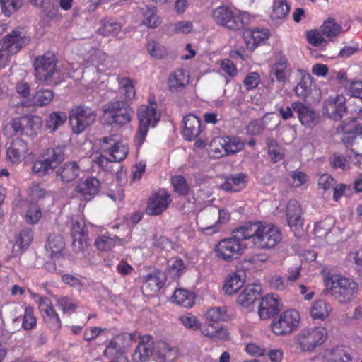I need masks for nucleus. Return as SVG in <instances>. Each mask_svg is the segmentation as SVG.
I'll return each mask as SVG.
<instances>
[{"label": "nucleus", "instance_id": "nucleus-1", "mask_svg": "<svg viewBox=\"0 0 362 362\" xmlns=\"http://www.w3.org/2000/svg\"><path fill=\"white\" fill-rule=\"evenodd\" d=\"M243 227V237L250 240L255 247L260 249L272 248L282 239L280 230L271 224L247 223Z\"/></svg>", "mask_w": 362, "mask_h": 362}, {"label": "nucleus", "instance_id": "nucleus-2", "mask_svg": "<svg viewBox=\"0 0 362 362\" xmlns=\"http://www.w3.org/2000/svg\"><path fill=\"white\" fill-rule=\"evenodd\" d=\"M243 234L242 226L235 229L230 237L218 241L214 249L216 256L227 262L238 259L243 253L245 248L241 241L247 240L243 237Z\"/></svg>", "mask_w": 362, "mask_h": 362}, {"label": "nucleus", "instance_id": "nucleus-3", "mask_svg": "<svg viewBox=\"0 0 362 362\" xmlns=\"http://www.w3.org/2000/svg\"><path fill=\"white\" fill-rule=\"evenodd\" d=\"M57 59L52 52H47L35 58V79L42 84L57 86L61 79L59 72L57 69Z\"/></svg>", "mask_w": 362, "mask_h": 362}, {"label": "nucleus", "instance_id": "nucleus-4", "mask_svg": "<svg viewBox=\"0 0 362 362\" xmlns=\"http://www.w3.org/2000/svg\"><path fill=\"white\" fill-rule=\"evenodd\" d=\"M325 295L330 294L341 304L351 302L358 289L357 284L351 279L334 276L325 280Z\"/></svg>", "mask_w": 362, "mask_h": 362}, {"label": "nucleus", "instance_id": "nucleus-5", "mask_svg": "<svg viewBox=\"0 0 362 362\" xmlns=\"http://www.w3.org/2000/svg\"><path fill=\"white\" fill-rule=\"evenodd\" d=\"M212 18L217 25L233 31L239 30L250 23L248 13L233 11L226 6L214 9Z\"/></svg>", "mask_w": 362, "mask_h": 362}, {"label": "nucleus", "instance_id": "nucleus-6", "mask_svg": "<svg viewBox=\"0 0 362 362\" xmlns=\"http://www.w3.org/2000/svg\"><path fill=\"white\" fill-rule=\"evenodd\" d=\"M65 146H57L46 150L34 162L32 171L39 177L53 172L65 159Z\"/></svg>", "mask_w": 362, "mask_h": 362}, {"label": "nucleus", "instance_id": "nucleus-7", "mask_svg": "<svg viewBox=\"0 0 362 362\" xmlns=\"http://www.w3.org/2000/svg\"><path fill=\"white\" fill-rule=\"evenodd\" d=\"M105 115H109L110 123L117 127L129 123L134 115L133 109L128 100H115L106 103L103 106Z\"/></svg>", "mask_w": 362, "mask_h": 362}, {"label": "nucleus", "instance_id": "nucleus-8", "mask_svg": "<svg viewBox=\"0 0 362 362\" xmlns=\"http://www.w3.org/2000/svg\"><path fill=\"white\" fill-rule=\"evenodd\" d=\"M97 117V112L85 105L72 107L69 114L70 124L74 133L79 134L93 125Z\"/></svg>", "mask_w": 362, "mask_h": 362}, {"label": "nucleus", "instance_id": "nucleus-9", "mask_svg": "<svg viewBox=\"0 0 362 362\" xmlns=\"http://www.w3.org/2000/svg\"><path fill=\"white\" fill-rule=\"evenodd\" d=\"M326 339V329L322 327H315L302 329L296 336V342L302 351L311 352L322 344Z\"/></svg>", "mask_w": 362, "mask_h": 362}, {"label": "nucleus", "instance_id": "nucleus-10", "mask_svg": "<svg viewBox=\"0 0 362 362\" xmlns=\"http://www.w3.org/2000/svg\"><path fill=\"white\" fill-rule=\"evenodd\" d=\"M139 128L134 138L135 145L139 148L144 143L148 127H154L160 119V115L156 112L155 107L142 105L138 110Z\"/></svg>", "mask_w": 362, "mask_h": 362}, {"label": "nucleus", "instance_id": "nucleus-11", "mask_svg": "<svg viewBox=\"0 0 362 362\" xmlns=\"http://www.w3.org/2000/svg\"><path fill=\"white\" fill-rule=\"evenodd\" d=\"M299 320V313L296 310H288L274 319L271 327L276 335H286L298 327Z\"/></svg>", "mask_w": 362, "mask_h": 362}, {"label": "nucleus", "instance_id": "nucleus-12", "mask_svg": "<svg viewBox=\"0 0 362 362\" xmlns=\"http://www.w3.org/2000/svg\"><path fill=\"white\" fill-rule=\"evenodd\" d=\"M30 40V37L23 29H15L2 38L1 45L10 55H14L28 45Z\"/></svg>", "mask_w": 362, "mask_h": 362}, {"label": "nucleus", "instance_id": "nucleus-13", "mask_svg": "<svg viewBox=\"0 0 362 362\" xmlns=\"http://www.w3.org/2000/svg\"><path fill=\"white\" fill-rule=\"evenodd\" d=\"M323 110L330 119L341 120L347 113L345 97L342 95L329 97L324 103Z\"/></svg>", "mask_w": 362, "mask_h": 362}, {"label": "nucleus", "instance_id": "nucleus-14", "mask_svg": "<svg viewBox=\"0 0 362 362\" xmlns=\"http://www.w3.org/2000/svg\"><path fill=\"white\" fill-rule=\"evenodd\" d=\"M170 202L169 194L164 189H160L154 193L148 199L146 213L151 216L162 214Z\"/></svg>", "mask_w": 362, "mask_h": 362}, {"label": "nucleus", "instance_id": "nucleus-15", "mask_svg": "<svg viewBox=\"0 0 362 362\" xmlns=\"http://www.w3.org/2000/svg\"><path fill=\"white\" fill-rule=\"evenodd\" d=\"M218 207L214 206H206L199 213V218L202 230L206 234H212L219 230L217 226Z\"/></svg>", "mask_w": 362, "mask_h": 362}, {"label": "nucleus", "instance_id": "nucleus-16", "mask_svg": "<svg viewBox=\"0 0 362 362\" xmlns=\"http://www.w3.org/2000/svg\"><path fill=\"white\" fill-rule=\"evenodd\" d=\"M281 310V305L277 297L267 295L262 298L259 305L258 314L262 320H267L274 317Z\"/></svg>", "mask_w": 362, "mask_h": 362}, {"label": "nucleus", "instance_id": "nucleus-17", "mask_svg": "<svg viewBox=\"0 0 362 362\" xmlns=\"http://www.w3.org/2000/svg\"><path fill=\"white\" fill-rule=\"evenodd\" d=\"M287 222L296 235H299L302 230L303 220L301 209L296 200H290L286 207Z\"/></svg>", "mask_w": 362, "mask_h": 362}, {"label": "nucleus", "instance_id": "nucleus-18", "mask_svg": "<svg viewBox=\"0 0 362 362\" xmlns=\"http://www.w3.org/2000/svg\"><path fill=\"white\" fill-rule=\"evenodd\" d=\"M292 107L303 125L313 127L318 123V115L310 107L301 102H294Z\"/></svg>", "mask_w": 362, "mask_h": 362}, {"label": "nucleus", "instance_id": "nucleus-19", "mask_svg": "<svg viewBox=\"0 0 362 362\" xmlns=\"http://www.w3.org/2000/svg\"><path fill=\"white\" fill-rule=\"evenodd\" d=\"M140 341L134 350L132 357L135 361L145 362L148 360L150 356L153 358L155 342L152 341L150 335L140 337Z\"/></svg>", "mask_w": 362, "mask_h": 362}, {"label": "nucleus", "instance_id": "nucleus-20", "mask_svg": "<svg viewBox=\"0 0 362 362\" xmlns=\"http://www.w3.org/2000/svg\"><path fill=\"white\" fill-rule=\"evenodd\" d=\"M100 182L98 179L90 177L80 182L75 187V192L83 199L89 201L98 194Z\"/></svg>", "mask_w": 362, "mask_h": 362}, {"label": "nucleus", "instance_id": "nucleus-21", "mask_svg": "<svg viewBox=\"0 0 362 362\" xmlns=\"http://www.w3.org/2000/svg\"><path fill=\"white\" fill-rule=\"evenodd\" d=\"M81 173L79 165L76 161L66 162L56 171V177L62 183H69L78 177Z\"/></svg>", "mask_w": 362, "mask_h": 362}, {"label": "nucleus", "instance_id": "nucleus-22", "mask_svg": "<svg viewBox=\"0 0 362 362\" xmlns=\"http://www.w3.org/2000/svg\"><path fill=\"white\" fill-rule=\"evenodd\" d=\"M178 356L177 349L170 347L163 341L155 342L153 360L157 362H171Z\"/></svg>", "mask_w": 362, "mask_h": 362}, {"label": "nucleus", "instance_id": "nucleus-23", "mask_svg": "<svg viewBox=\"0 0 362 362\" xmlns=\"http://www.w3.org/2000/svg\"><path fill=\"white\" fill-rule=\"evenodd\" d=\"M28 144L21 139H16L7 149V156L12 163H20L28 153Z\"/></svg>", "mask_w": 362, "mask_h": 362}, {"label": "nucleus", "instance_id": "nucleus-24", "mask_svg": "<svg viewBox=\"0 0 362 362\" xmlns=\"http://www.w3.org/2000/svg\"><path fill=\"white\" fill-rule=\"evenodd\" d=\"M183 136L186 140L197 138L201 132V122L194 115L189 114L184 117Z\"/></svg>", "mask_w": 362, "mask_h": 362}, {"label": "nucleus", "instance_id": "nucleus-25", "mask_svg": "<svg viewBox=\"0 0 362 362\" xmlns=\"http://www.w3.org/2000/svg\"><path fill=\"white\" fill-rule=\"evenodd\" d=\"M165 274L161 271H156L147 274L144 277L142 289L146 291H158L165 284Z\"/></svg>", "mask_w": 362, "mask_h": 362}, {"label": "nucleus", "instance_id": "nucleus-26", "mask_svg": "<svg viewBox=\"0 0 362 362\" xmlns=\"http://www.w3.org/2000/svg\"><path fill=\"white\" fill-rule=\"evenodd\" d=\"M260 292L261 287L259 285H249L238 295L237 303L247 308L261 297Z\"/></svg>", "mask_w": 362, "mask_h": 362}, {"label": "nucleus", "instance_id": "nucleus-27", "mask_svg": "<svg viewBox=\"0 0 362 362\" xmlns=\"http://www.w3.org/2000/svg\"><path fill=\"white\" fill-rule=\"evenodd\" d=\"M270 72L272 76L276 77L277 81L283 83H286L291 73L288 59L284 56L281 57L279 59L273 64Z\"/></svg>", "mask_w": 362, "mask_h": 362}, {"label": "nucleus", "instance_id": "nucleus-28", "mask_svg": "<svg viewBox=\"0 0 362 362\" xmlns=\"http://www.w3.org/2000/svg\"><path fill=\"white\" fill-rule=\"evenodd\" d=\"M269 33L267 29L256 28L250 30L245 37V40L247 49L253 51L259 43L268 39Z\"/></svg>", "mask_w": 362, "mask_h": 362}, {"label": "nucleus", "instance_id": "nucleus-29", "mask_svg": "<svg viewBox=\"0 0 362 362\" xmlns=\"http://www.w3.org/2000/svg\"><path fill=\"white\" fill-rule=\"evenodd\" d=\"M246 178V175L243 173L231 175L221 185V188L226 192H238L245 187L247 182Z\"/></svg>", "mask_w": 362, "mask_h": 362}, {"label": "nucleus", "instance_id": "nucleus-30", "mask_svg": "<svg viewBox=\"0 0 362 362\" xmlns=\"http://www.w3.org/2000/svg\"><path fill=\"white\" fill-rule=\"evenodd\" d=\"M68 118L65 112L54 111L45 118V127L50 133H54L66 123Z\"/></svg>", "mask_w": 362, "mask_h": 362}, {"label": "nucleus", "instance_id": "nucleus-31", "mask_svg": "<svg viewBox=\"0 0 362 362\" xmlns=\"http://www.w3.org/2000/svg\"><path fill=\"white\" fill-rule=\"evenodd\" d=\"M331 355V362H356L358 359L357 354L348 347H336Z\"/></svg>", "mask_w": 362, "mask_h": 362}, {"label": "nucleus", "instance_id": "nucleus-32", "mask_svg": "<svg viewBox=\"0 0 362 362\" xmlns=\"http://www.w3.org/2000/svg\"><path fill=\"white\" fill-rule=\"evenodd\" d=\"M214 322H208L200 329L202 333L211 339H226L228 333L226 329L219 325H214Z\"/></svg>", "mask_w": 362, "mask_h": 362}, {"label": "nucleus", "instance_id": "nucleus-33", "mask_svg": "<svg viewBox=\"0 0 362 362\" xmlns=\"http://www.w3.org/2000/svg\"><path fill=\"white\" fill-rule=\"evenodd\" d=\"M54 98V92L49 89H39L29 100V105L43 107L51 103Z\"/></svg>", "mask_w": 362, "mask_h": 362}, {"label": "nucleus", "instance_id": "nucleus-34", "mask_svg": "<svg viewBox=\"0 0 362 362\" xmlns=\"http://www.w3.org/2000/svg\"><path fill=\"white\" fill-rule=\"evenodd\" d=\"M337 133L347 134L352 136L362 134V126L357 122L356 118L350 117L346 119L337 127Z\"/></svg>", "mask_w": 362, "mask_h": 362}, {"label": "nucleus", "instance_id": "nucleus-35", "mask_svg": "<svg viewBox=\"0 0 362 362\" xmlns=\"http://www.w3.org/2000/svg\"><path fill=\"white\" fill-rule=\"evenodd\" d=\"M100 24L101 26L98 29V33L105 37L117 36L122 28V24L120 22L112 21L107 18L102 19Z\"/></svg>", "mask_w": 362, "mask_h": 362}, {"label": "nucleus", "instance_id": "nucleus-36", "mask_svg": "<svg viewBox=\"0 0 362 362\" xmlns=\"http://www.w3.org/2000/svg\"><path fill=\"white\" fill-rule=\"evenodd\" d=\"M65 243L61 235L52 234L48 238L45 248L47 251L49 250L51 252L52 257H58L61 255Z\"/></svg>", "mask_w": 362, "mask_h": 362}, {"label": "nucleus", "instance_id": "nucleus-37", "mask_svg": "<svg viewBox=\"0 0 362 362\" xmlns=\"http://www.w3.org/2000/svg\"><path fill=\"white\" fill-rule=\"evenodd\" d=\"M265 144L267 147V153L273 163H277L284 158V151L276 140L272 137H267Z\"/></svg>", "mask_w": 362, "mask_h": 362}, {"label": "nucleus", "instance_id": "nucleus-38", "mask_svg": "<svg viewBox=\"0 0 362 362\" xmlns=\"http://www.w3.org/2000/svg\"><path fill=\"white\" fill-rule=\"evenodd\" d=\"M4 133L6 136L11 137L16 135L25 134L23 117L13 118L4 128Z\"/></svg>", "mask_w": 362, "mask_h": 362}, {"label": "nucleus", "instance_id": "nucleus-39", "mask_svg": "<svg viewBox=\"0 0 362 362\" xmlns=\"http://www.w3.org/2000/svg\"><path fill=\"white\" fill-rule=\"evenodd\" d=\"M175 302L185 308H191L194 303V295L185 289H176L173 293Z\"/></svg>", "mask_w": 362, "mask_h": 362}, {"label": "nucleus", "instance_id": "nucleus-40", "mask_svg": "<svg viewBox=\"0 0 362 362\" xmlns=\"http://www.w3.org/2000/svg\"><path fill=\"white\" fill-rule=\"evenodd\" d=\"M320 30L323 35L332 40V38L337 37L341 33L342 28L336 23L334 19L328 18L325 21L323 25L320 27Z\"/></svg>", "mask_w": 362, "mask_h": 362}, {"label": "nucleus", "instance_id": "nucleus-41", "mask_svg": "<svg viewBox=\"0 0 362 362\" xmlns=\"http://www.w3.org/2000/svg\"><path fill=\"white\" fill-rule=\"evenodd\" d=\"M329 305L323 300H317L310 309V315L313 319L325 320L329 315Z\"/></svg>", "mask_w": 362, "mask_h": 362}, {"label": "nucleus", "instance_id": "nucleus-42", "mask_svg": "<svg viewBox=\"0 0 362 362\" xmlns=\"http://www.w3.org/2000/svg\"><path fill=\"white\" fill-rule=\"evenodd\" d=\"M141 10L144 16V25L148 28H154L160 24V21L156 14V11L154 7L150 8L148 6H145Z\"/></svg>", "mask_w": 362, "mask_h": 362}, {"label": "nucleus", "instance_id": "nucleus-43", "mask_svg": "<svg viewBox=\"0 0 362 362\" xmlns=\"http://www.w3.org/2000/svg\"><path fill=\"white\" fill-rule=\"evenodd\" d=\"M139 338V334L137 332L122 333L115 336L113 339V344L120 346L124 351L129 347L133 342H136Z\"/></svg>", "mask_w": 362, "mask_h": 362}, {"label": "nucleus", "instance_id": "nucleus-44", "mask_svg": "<svg viewBox=\"0 0 362 362\" xmlns=\"http://www.w3.org/2000/svg\"><path fill=\"white\" fill-rule=\"evenodd\" d=\"M117 243H118L119 245L122 244V240L119 239L117 237L112 238L106 235H103L95 239V245L100 250L108 251L112 250Z\"/></svg>", "mask_w": 362, "mask_h": 362}, {"label": "nucleus", "instance_id": "nucleus-45", "mask_svg": "<svg viewBox=\"0 0 362 362\" xmlns=\"http://www.w3.org/2000/svg\"><path fill=\"white\" fill-rule=\"evenodd\" d=\"M243 284L244 281L241 276L235 273L227 280L223 286V290L226 294L232 295L236 293L243 286Z\"/></svg>", "mask_w": 362, "mask_h": 362}, {"label": "nucleus", "instance_id": "nucleus-46", "mask_svg": "<svg viewBox=\"0 0 362 362\" xmlns=\"http://www.w3.org/2000/svg\"><path fill=\"white\" fill-rule=\"evenodd\" d=\"M184 72L182 70L175 71L168 78V84L171 92H178L185 86Z\"/></svg>", "mask_w": 362, "mask_h": 362}, {"label": "nucleus", "instance_id": "nucleus-47", "mask_svg": "<svg viewBox=\"0 0 362 362\" xmlns=\"http://www.w3.org/2000/svg\"><path fill=\"white\" fill-rule=\"evenodd\" d=\"M205 316L208 322L216 323L226 321L228 319V315L224 307H213L207 310Z\"/></svg>", "mask_w": 362, "mask_h": 362}, {"label": "nucleus", "instance_id": "nucleus-48", "mask_svg": "<svg viewBox=\"0 0 362 362\" xmlns=\"http://www.w3.org/2000/svg\"><path fill=\"white\" fill-rule=\"evenodd\" d=\"M105 151H107L112 156V160L114 162H120L123 160L127 156V148L118 142L115 143L113 146L105 147Z\"/></svg>", "mask_w": 362, "mask_h": 362}, {"label": "nucleus", "instance_id": "nucleus-49", "mask_svg": "<svg viewBox=\"0 0 362 362\" xmlns=\"http://www.w3.org/2000/svg\"><path fill=\"white\" fill-rule=\"evenodd\" d=\"M89 246L88 234L73 238V250L76 254L85 257L88 252Z\"/></svg>", "mask_w": 362, "mask_h": 362}, {"label": "nucleus", "instance_id": "nucleus-50", "mask_svg": "<svg viewBox=\"0 0 362 362\" xmlns=\"http://www.w3.org/2000/svg\"><path fill=\"white\" fill-rule=\"evenodd\" d=\"M290 7L285 0L275 1L271 17L273 19L284 18L288 13Z\"/></svg>", "mask_w": 362, "mask_h": 362}, {"label": "nucleus", "instance_id": "nucleus-51", "mask_svg": "<svg viewBox=\"0 0 362 362\" xmlns=\"http://www.w3.org/2000/svg\"><path fill=\"white\" fill-rule=\"evenodd\" d=\"M37 326V318L34 315L33 308L27 307L24 311V315L22 321V327L26 330H32Z\"/></svg>", "mask_w": 362, "mask_h": 362}, {"label": "nucleus", "instance_id": "nucleus-52", "mask_svg": "<svg viewBox=\"0 0 362 362\" xmlns=\"http://www.w3.org/2000/svg\"><path fill=\"white\" fill-rule=\"evenodd\" d=\"M23 0H0L2 12L10 16L23 5Z\"/></svg>", "mask_w": 362, "mask_h": 362}, {"label": "nucleus", "instance_id": "nucleus-53", "mask_svg": "<svg viewBox=\"0 0 362 362\" xmlns=\"http://www.w3.org/2000/svg\"><path fill=\"white\" fill-rule=\"evenodd\" d=\"M311 80L310 76H303L301 78L300 81L294 88L296 94L303 98L307 97L308 93L310 90Z\"/></svg>", "mask_w": 362, "mask_h": 362}, {"label": "nucleus", "instance_id": "nucleus-54", "mask_svg": "<svg viewBox=\"0 0 362 362\" xmlns=\"http://www.w3.org/2000/svg\"><path fill=\"white\" fill-rule=\"evenodd\" d=\"M146 46L149 54L152 57L160 59L168 54L167 49L153 40H149Z\"/></svg>", "mask_w": 362, "mask_h": 362}, {"label": "nucleus", "instance_id": "nucleus-55", "mask_svg": "<svg viewBox=\"0 0 362 362\" xmlns=\"http://www.w3.org/2000/svg\"><path fill=\"white\" fill-rule=\"evenodd\" d=\"M41 216V211L38 205L35 204H29L28 205V211L25 216V220L28 224L37 223Z\"/></svg>", "mask_w": 362, "mask_h": 362}, {"label": "nucleus", "instance_id": "nucleus-56", "mask_svg": "<svg viewBox=\"0 0 362 362\" xmlns=\"http://www.w3.org/2000/svg\"><path fill=\"white\" fill-rule=\"evenodd\" d=\"M124 353V350L118 345L114 344L112 339L104 351V356L111 360L119 361L120 357H126Z\"/></svg>", "mask_w": 362, "mask_h": 362}, {"label": "nucleus", "instance_id": "nucleus-57", "mask_svg": "<svg viewBox=\"0 0 362 362\" xmlns=\"http://www.w3.org/2000/svg\"><path fill=\"white\" fill-rule=\"evenodd\" d=\"M171 184L175 191L180 195H186L189 191V187L186 180L182 175L173 177L171 178Z\"/></svg>", "mask_w": 362, "mask_h": 362}, {"label": "nucleus", "instance_id": "nucleus-58", "mask_svg": "<svg viewBox=\"0 0 362 362\" xmlns=\"http://www.w3.org/2000/svg\"><path fill=\"white\" fill-rule=\"evenodd\" d=\"M332 226L333 221L332 218H326L315 223V233L318 237L326 236L331 232Z\"/></svg>", "mask_w": 362, "mask_h": 362}, {"label": "nucleus", "instance_id": "nucleus-59", "mask_svg": "<svg viewBox=\"0 0 362 362\" xmlns=\"http://www.w3.org/2000/svg\"><path fill=\"white\" fill-rule=\"evenodd\" d=\"M266 128L264 119H257L250 122L247 126L246 131L248 134L258 135L263 132Z\"/></svg>", "mask_w": 362, "mask_h": 362}, {"label": "nucleus", "instance_id": "nucleus-60", "mask_svg": "<svg viewBox=\"0 0 362 362\" xmlns=\"http://www.w3.org/2000/svg\"><path fill=\"white\" fill-rule=\"evenodd\" d=\"M179 320L187 329L197 330L201 328V324L197 317L193 315H183L179 317Z\"/></svg>", "mask_w": 362, "mask_h": 362}, {"label": "nucleus", "instance_id": "nucleus-61", "mask_svg": "<svg viewBox=\"0 0 362 362\" xmlns=\"http://www.w3.org/2000/svg\"><path fill=\"white\" fill-rule=\"evenodd\" d=\"M321 31L317 30H310L307 32L306 38L308 42L315 47H320L323 42L327 41L322 36Z\"/></svg>", "mask_w": 362, "mask_h": 362}, {"label": "nucleus", "instance_id": "nucleus-62", "mask_svg": "<svg viewBox=\"0 0 362 362\" xmlns=\"http://www.w3.org/2000/svg\"><path fill=\"white\" fill-rule=\"evenodd\" d=\"M44 320L47 325L54 330H58L61 327V321L59 317L55 310L43 315Z\"/></svg>", "mask_w": 362, "mask_h": 362}, {"label": "nucleus", "instance_id": "nucleus-63", "mask_svg": "<svg viewBox=\"0 0 362 362\" xmlns=\"http://www.w3.org/2000/svg\"><path fill=\"white\" fill-rule=\"evenodd\" d=\"M62 280L64 284L69 285L70 286L76 288L78 291L81 290L83 285V282L79 278L72 274H66L63 275L62 276Z\"/></svg>", "mask_w": 362, "mask_h": 362}, {"label": "nucleus", "instance_id": "nucleus-64", "mask_svg": "<svg viewBox=\"0 0 362 362\" xmlns=\"http://www.w3.org/2000/svg\"><path fill=\"white\" fill-rule=\"evenodd\" d=\"M120 84L124 90V94L127 99L126 100L133 98L135 95V90L132 81L129 79L122 78Z\"/></svg>", "mask_w": 362, "mask_h": 362}]
</instances>
